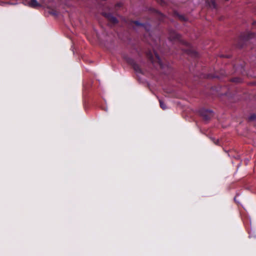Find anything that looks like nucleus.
<instances>
[{
    "mask_svg": "<svg viewBox=\"0 0 256 256\" xmlns=\"http://www.w3.org/2000/svg\"><path fill=\"white\" fill-rule=\"evenodd\" d=\"M134 68L135 70L137 72H140V68H139V67L138 66H134Z\"/></svg>",
    "mask_w": 256,
    "mask_h": 256,
    "instance_id": "6e6552de",
    "label": "nucleus"
},
{
    "mask_svg": "<svg viewBox=\"0 0 256 256\" xmlns=\"http://www.w3.org/2000/svg\"><path fill=\"white\" fill-rule=\"evenodd\" d=\"M108 19L110 22H113V23H114V24H115V23H116V22H117V20H116V18L115 17H114V16H110V15L108 16Z\"/></svg>",
    "mask_w": 256,
    "mask_h": 256,
    "instance_id": "39448f33",
    "label": "nucleus"
},
{
    "mask_svg": "<svg viewBox=\"0 0 256 256\" xmlns=\"http://www.w3.org/2000/svg\"><path fill=\"white\" fill-rule=\"evenodd\" d=\"M132 24H135V26L138 27H141L142 28L144 29L146 31H148L150 28V26L149 24H141L138 21L132 22Z\"/></svg>",
    "mask_w": 256,
    "mask_h": 256,
    "instance_id": "7ed1b4c3",
    "label": "nucleus"
},
{
    "mask_svg": "<svg viewBox=\"0 0 256 256\" xmlns=\"http://www.w3.org/2000/svg\"><path fill=\"white\" fill-rule=\"evenodd\" d=\"M232 81L236 82H240V80L237 78L233 79Z\"/></svg>",
    "mask_w": 256,
    "mask_h": 256,
    "instance_id": "1a4fd4ad",
    "label": "nucleus"
},
{
    "mask_svg": "<svg viewBox=\"0 0 256 256\" xmlns=\"http://www.w3.org/2000/svg\"><path fill=\"white\" fill-rule=\"evenodd\" d=\"M202 116L206 120L210 118L213 116V112L209 110H202L200 111Z\"/></svg>",
    "mask_w": 256,
    "mask_h": 256,
    "instance_id": "f03ea898",
    "label": "nucleus"
},
{
    "mask_svg": "<svg viewBox=\"0 0 256 256\" xmlns=\"http://www.w3.org/2000/svg\"><path fill=\"white\" fill-rule=\"evenodd\" d=\"M148 55L152 62H156L160 66H162L161 60L158 54L155 52V50H154V55H153L152 52H150Z\"/></svg>",
    "mask_w": 256,
    "mask_h": 256,
    "instance_id": "f257e3e1",
    "label": "nucleus"
},
{
    "mask_svg": "<svg viewBox=\"0 0 256 256\" xmlns=\"http://www.w3.org/2000/svg\"><path fill=\"white\" fill-rule=\"evenodd\" d=\"M179 38L178 35L174 32L172 36H170V38L171 40L175 38Z\"/></svg>",
    "mask_w": 256,
    "mask_h": 256,
    "instance_id": "0eeeda50",
    "label": "nucleus"
},
{
    "mask_svg": "<svg viewBox=\"0 0 256 256\" xmlns=\"http://www.w3.org/2000/svg\"><path fill=\"white\" fill-rule=\"evenodd\" d=\"M218 140H216V142H214L216 144H218Z\"/></svg>",
    "mask_w": 256,
    "mask_h": 256,
    "instance_id": "f8f14e48",
    "label": "nucleus"
},
{
    "mask_svg": "<svg viewBox=\"0 0 256 256\" xmlns=\"http://www.w3.org/2000/svg\"><path fill=\"white\" fill-rule=\"evenodd\" d=\"M210 2L212 6H214V8L216 6L214 0H210Z\"/></svg>",
    "mask_w": 256,
    "mask_h": 256,
    "instance_id": "9d476101",
    "label": "nucleus"
},
{
    "mask_svg": "<svg viewBox=\"0 0 256 256\" xmlns=\"http://www.w3.org/2000/svg\"><path fill=\"white\" fill-rule=\"evenodd\" d=\"M159 102L160 106L161 107V108H162L163 110H166V107L164 103L161 100H160Z\"/></svg>",
    "mask_w": 256,
    "mask_h": 256,
    "instance_id": "423d86ee",
    "label": "nucleus"
},
{
    "mask_svg": "<svg viewBox=\"0 0 256 256\" xmlns=\"http://www.w3.org/2000/svg\"><path fill=\"white\" fill-rule=\"evenodd\" d=\"M255 118H256L255 116H252L250 117V119H252V120L254 119Z\"/></svg>",
    "mask_w": 256,
    "mask_h": 256,
    "instance_id": "9b49d317",
    "label": "nucleus"
},
{
    "mask_svg": "<svg viewBox=\"0 0 256 256\" xmlns=\"http://www.w3.org/2000/svg\"><path fill=\"white\" fill-rule=\"evenodd\" d=\"M28 4L32 8H36L40 6L36 0H31L30 2L28 3Z\"/></svg>",
    "mask_w": 256,
    "mask_h": 256,
    "instance_id": "20e7f679",
    "label": "nucleus"
}]
</instances>
